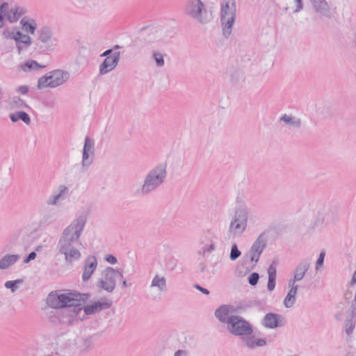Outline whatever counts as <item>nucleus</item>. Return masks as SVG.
I'll list each match as a JSON object with an SVG mask.
<instances>
[{
  "label": "nucleus",
  "mask_w": 356,
  "mask_h": 356,
  "mask_svg": "<svg viewBox=\"0 0 356 356\" xmlns=\"http://www.w3.org/2000/svg\"><path fill=\"white\" fill-rule=\"evenodd\" d=\"M166 163H159L149 170L144 177L143 184L134 192L136 195L146 196L156 191L165 181Z\"/></svg>",
  "instance_id": "f03ea898"
},
{
  "label": "nucleus",
  "mask_w": 356,
  "mask_h": 356,
  "mask_svg": "<svg viewBox=\"0 0 356 356\" xmlns=\"http://www.w3.org/2000/svg\"><path fill=\"white\" fill-rule=\"evenodd\" d=\"M355 318L347 316V317L345 320V323H344L345 332L348 336H350L353 334V330L355 327L356 321H355Z\"/></svg>",
  "instance_id": "72a5a7b5"
},
{
  "label": "nucleus",
  "mask_w": 356,
  "mask_h": 356,
  "mask_svg": "<svg viewBox=\"0 0 356 356\" xmlns=\"http://www.w3.org/2000/svg\"><path fill=\"white\" fill-rule=\"evenodd\" d=\"M82 302H76L75 304H69L63 309V314L72 317V321H83L85 318L83 316V307L81 306Z\"/></svg>",
  "instance_id": "2eb2a0df"
},
{
  "label": "nucleus",
  "mask_w": 356,
  "mask_h": 356,
  "mask_svg": "<svg viewBox=\"0 0 356 356\" xmlns=\"http://www.w3.org/2000/svg\"><path fill=\"white\" fill-rule=\"evenodd\" d=\"M8 3L3 2L0 5V29L4 25V19L6 17V11H8Z\"/></svg>",
  "instance_id": "4c0bfd02"
},
{
  "label": "nucleus",
  "mask_w": 356,
  "mask_h": 356,
  "mask_svg": "<svg viewBox=\"0 0 356 356\" xmlns=\"http://www.w3.org/2000/svg\"><path fill=\"white\" fill-rule=\"evenodd\" d=\"M296 3V8L295 10L296 13L300 12L303 8V4L302 0H295Z\"/></svg>",
  "instance_id": "13d9d810"
},
{
  "label": "nucleus",
  "mask_w": 356,
  "mask_h": 356,
  "mask_svg": "<svg viewBox=\"0 0 356 356\" xmlns=\"http://www.w3.org/2000/svg\"><path fill=\"white\" fill-rule=\"evenodd\" d=\"M58 191L54 192L47 200L48 205H56L58 202L63 200L68 191V188L65 185H60L58 188Z\"/></svg>",
  "instance_id": "4be33fe9"
},
{
  "label": "nucleus",
  "mask_w": 356,
  "mask_h": 356,
  "mask_svg": "<svg viewBox=\"0 0 356 356\" xmlns=\"http://www.w3.org/2000/svg\"><path fill=\"white\" fill-rule=\"evenodd\" d=\"M229 79L233 84H236L242 79V73L239 70H234L230 74Z\"/></svg>",
  "instance_id": "ea45409f"
},
{
  "label": "nucleus",
  "mask_w": 356,
  "mask_h": 356,
  "mask_svg": "<svg viewBox=\"0 0 356 356\" xmlns=\"http://www.w3.org/2000/svg\"><path fill=\"white\" fill-rule=\"evenodd\" d=\"M236 18L235 0H222L220 5V22L223 35L227 38L232 33Z\"/></svg>",
  "instance_id": "20e7f679"
},
{
  "label": "nucleus",
  "mask_w": 356,
  "mask_h": 356,
  "mask_svg": "<svg viewBox=\"0 0 356 356\" xmlns=\"http://www.w3.org/2000/svg\"><path fill=\"white\" fill-rule=\"evenodd\" d=\"M276 284V278L268 277L267 288L269 291H272L275 289Z\"/></svg>",
  "instance_id": "3c124183"
},
{
  "label": "nucleus",
  "mask_w": 356,
  "mask_h": 356,
  "mask_svg": "<svg viewBox=\"0 0 356 356\" xmlns=\"http://www.w3.org/2000/svg\"><path fill=\"white\" fill-rule=\"evenodd\" d=\"M113 50V49H107L106 51H105L104 52H103V53L100 55V56H101V57H106V58H107V56H111V55L113 54H112Z\"/></svg>",
  "instance_id": "052dcab7"
},
{
  "label": "nucleus",
  "mask_w": 356,
  "mask_h": 356,
  "mask_svg": "<svg viewBox=\"0 0 356 356\" xmlns=\"http://www.w3.org/2000/svg\"><path fill=\"white\" fill-rule=\"evenodd\" d=\"M59 321L60 323L70 325L74 323L72 317H70L68 315L63 314V311L61 312V315L59 318Z\"/></svg>",
  "instance_id": "c03bdc74"
},
{
  "label": "nucleus",
  "mask_w": 356,
  "mask_h": 356,
  "mask_svg": "<svg viewBox=\"0 0 356 356\" xmlns=\"http://www.w3.org/2000/svg\"><path fill=\"white\" fill-rule=\"evenodd\" d=\"M311 261L309 259H304L301 260L296 266L294 270L293 278L291 279L289 284H295L297 282L302 280L308 270L310 268Z\"/></svg>",
  "instance_id": "4468645a"
},
{
  "label": "nucleus",
  "mask_w": 356,
  "mask_h": 356,
  "mask_svg": "<svg viewBox=\"0 0 356 356\" xmlns=\"http://www.w3.org/2000/svg\"><path fill=\"white\" fill-rule=\"evenodd\" d=\"M23 282V280L21 279L15 280H9L6 282L4 286L6 289H10L12 292H15L19 287V285L22 284Z\"/></svg>",
  "instance_id": "e433bc0d"
},
{
  "label": "nucleus",
  "mask_w": 356,
  "mask_h": 356,
  "mask_svg": "<svg viewBox=\"0 0 356 356\" xmlns=\"http://www.w3.org/2000/svg\"><path fill=\"white\" fill-rule=\"evenodd\" d=\"M249 213V209L246 207L236 209L234 216L229 226V233L233 237L240 236L245 231Z\"/></svg>",
  "instance_id": "39448f33"
},
{
  "label": "nucleus",
  "mask_w": 356,
  "mask_h": 356,
  "mask_svg": "<svg viewBox=\"0 0 356 356\" xmlns=\"http://www.w3.org/2000/svg\"><path fill=\"white\" fill-rule=\"evenodd\" d=\"M241 252L238 250L237 245L236 243L232 244L229 254V259L232 261H235L241 256Z\"/></svg>",
  "instance_id": "58836bf2"
},
{
  "label": "nucleus",
  "mask_w": 356,
  "mask_h": 356,
  "mask_svg": "<svg viewBox=\"0 0 356 356\" xmlns=\"http://www.w3.org/2000/svg\"><path fill=\"white\" fill-rule=\"evenodd\" d=\"M259 279V273L254 272L249 275L248 283L251 286H255L258 283Z\"/></svg>",
  "instance_id": "de8ad7c7"
},
{
  "label": "nucleus",
  "mask_w": 356,
  "mask_h": 356,
  "mask_svg": "<svg viewBox=\"0 0 356 356\" xmlns=\"http://www.w3.org/2000/svg\"><path fill=\"white\" fill-rule=\"evenodd\" d=\"M227 329L232 335L240 337L254 332L253 327L250 323L238 315L229 320Z\"/></svg>",
  "instance_id": "6e6552de"
},
{
  "label": "nucleus",
  "mask_w": 356,
  "mask_h": 356,
  "mask_svg": "<svg viewBox=\"0 0 356 356\" xmlns=\"http://www.w3.org/2000/svg\"><path fill=\"white\" fill-rule=\"evenodd\" d=\"M325 257V252L324 251L321 252L316 262V270H320L321 268L323 267Z\"/></svg>",
  "instance_id": "49530a36"
},
{
  "label": "nucleus",
  "mask_w": 356,
  "mask_h": 356,
  "mask_svg": "<svg viewBox=\"0 0 356 356\" xmlns=\"http://www.w3.org/2000/svg\"><path fill=\"white\" fill-rule=\"evenodd\" d=\"M352 296V293L351 292H348L347 291L345 294H344V297L346 299H350Z\"/></svg>",
  "instance_id": "774afa93"
},
{
  "label": "nucleus",
  "mask_w": 356,
  "mask_h": 356,
  "mask_svg": "<svg viewBox=\"0 0 356 356\" xmlns=\"http://www.w3.org/2000/svg\"><path fill=\"white\" fill-rule=\"evenodd\" d=\"M280 121H283L286 124L290 125L294 128H299L301 126V120L292 115L284 114L280 118Z\"/></svg>",
  "instance_id": "7c9ffc66"
},
{
  "label": "nucleus",
  "mask_w": 356,
  "mask_h": 356,
  "mask_svg": "<svg viewBox=\"0 0 356 356\" xmlns=\"http://www.w3.org/2000/svg\"><path fill=\"white\" fill-rule=\"evenodd\" d=\"M76 353L79 354H86L93 348L92 337H76Z\"/></svg>",
  "instance_id": "6ab92c4d"
},
{
  "label": "nucleus",
  "mask_w": 356,
  "mask_h": 356,
  "mask_svg": "<svg viewBox=\"0 0 356 356\" xmlns=\"http://www.w3.org/2000/svg\"><path fill=\"white\" fill-rule=\"evenodd\" d=\"M242 345L250 349H254L257 347H261L266 345V340L265 339L257 338L253 334L244 335L241 337Z\"/></svg>",
  "instance_id": "a211bd4d"
},
{
  "label": "nucleus",
  "mask_w": 356,
  "mask_h": 356,
  "mask_svg": "<svg viewBox=\"0 0 356 356\" xmlns=\"http://www.w3.org/2000/svg\"><path fill=\"white\" fill-rule=\"evenodd\" d=\"M17 90L18 92L25 95L29 92V87L25 85L20 86L17 88Z\"/></svg>",
  "instance_id": "4d7b16f0"
},
{
  "label": "nucleus",
  "mask_w": 356,
  "mask_h": 356,
  "mask_svg": "<svg viewBox=\"0 0 356 356\" xmlns=\"http://www.w3.org/2000/svg\"><path fill=\"white\" fill-rule=\"evenodd\" d=\"M24 36H29L28 35L23 34L21 31H15V35L12 36V39H13L16 43L21 42V40H24Z\"/></svg>",
  "instance_id": "8fccbe9b"
},
{
  "label": "nucleus",
  "mask_w": 356,
  "mask_h": 356,
  "mask_svg": "<svg viewBox=\"0 0 356 356\" xmlns=\"http://www.w3.org/2000/svg\"><path fill=\"white\" fill-rule=\"evenodd\" d=\"M290 285L291 286V288L287 294L290 296L296 297L298 292V286L295 284H291Z\"/></svg>",
  "instance_id": "603ef678"
},
{
  "label": "nucleus",
  "mask_w": 356,
  "mask_h": 356,
  "mask_svg": "<svg viewBox=\"0 0 356 356\" xmlns=\"http://www.w3.org/2000/svg\"><path fill=\"white\" fill-rule=\"evenodd\" d=\"M57 217V212L53 209H49L42 213V216L40 220V226H44L50 225L56 221Z\"/></svg>",
  "instance_id": "5701e85b"
},
{
  "label": "nucleus",
  "mask_w": 356,
  "mask_h": 356,
  "mask_svg": "<svg viewBox=\"0 0 356 356\" xmlns=\"http://www.w3.org/2000/svg\"><path fill=\"white\" fill-rule=\"evenodd\" d=\"M266 246L264 234H261L252 245L249 254L251 261L258 262L259 257Z\"/></svg>",
  "instance_id": "ddd939ff"
},
{
  "label": "nucleus",
  "mask_w": 356,
  "mask_h": 356,
  "mask_svg": "<svg viewBox=\"0 0 356 356\" xmlns=\"http://www.w3.org/2000/svg\"><path fill=\"white\" fill-rule=\"evenodd\" d=\"M10 118L12 122H15L19 120H21L26 124L31 122V118L29 115L24 111H18L10 115Z\"/></svg>",
  "instance_id": "2f4dec72"
},
{
  "label": "nucleus",
  "mask_w": 356,
  "mask_h": 356,
  "mask_svg": "<svg viewBox=\"0 0 356 356\" xmlns=\"http://www.w3.org/2000/svg\"><path fill=\"white\" fill-rule=\"evenodd\" d=\"M36 257L35 252L33 251L29 254V255L24 259V264H28L31 261L34 260Z\"/></svg>",
  "instance_id": "864d4df0"
},
{
  "label": "nucleus",
  "mask_w": 356,
  "mask_h": 356,
  "mask_svg": "<svg viewBox=\"0 0 356 356\" xmlns=\"http://www.w3.org/2000/svg\"><path fill=\"white\" fill-rule=\"evenodd\" d=\"M349 316L356 318V300H353L349 309L348 315Z\"/></svg>",
  "instance_id": "09e8293b"
},
{
  "label": "nucleus",
  "mask_w": 356,
  "mask_h": 356,
  "mask_svg": "<svg viewBox=\"0 0 356 356\" xmlns=\"http://www.w3.org/2000/svg\"><path fill=\"white\" fill-rule=\"evenodd\" d=\"M76 337L73 339H68L62 344V348L65 353H76Z\"/></svg>",
  "instance_id": "473e14b6"
},
{
  "label": "nucleus",
  "mask_w": 356,
  "mask_h": 356,
  "mask_svg": "<svg viewBox=\"0 0 356 356\" xmlns=\"http://www.w3.org/2000/svg\"><path fill=\"white\" fill-rule=\"evenodd\" d=\"M27 13V9L23 6L15 5L6 11V17L10 23L16 22L22 15Z\"/></svg>",
  "instance_id": "412c9836"
},
{
  "label": "nucleus",
  "mask_w": 356,
  "mask_h": 356,
  "mask_svg": "<svg viewBox=\"0 0 356 356\" xmlns=\"http://www.w3.org/2000/svg\"><path fill=\"white\" fill-rule=\"evenodd\" d=\"M15 32H14V31L10 32L8 31H4L3 33V35L6 38L12 39V36L15 35Z\"/></svg>",
  "instance_id": "bf43d9fd"
},
{
  "label": "nucleus",
  "mask_w": 356,
  "mask_h": 356,
  "mask_svg": "<svg viewBox=\"0 0 356 356\" xmlns=\"http://www.w3.org/2000/svg\"><path fill=\"white\" fill-rule=\"evenodd\" d=\"M184 13L201 24H205L209 21L207 8L201 0H188Z\"/></svg>",
  "instance_id": "423d86ee"
},
{
  "label": "nucleus",
  "mask_w": 356,
  "mask_h": 356,
  "mask_svg": "<svg viewBox=\"0 0 356 356\" xmlns=\"http://www.w3.org/2000/svg\"><path fill=\"white\" fill-rule=\"evenodd\" d=\"M69 76V72L67 71L53 70L38 79L37 88L40 90L47 87L56 88L63 84Z\"/></svg>",
  "instance_id": "0eeeda50"
},
{
  "label": "nucleus",
  "mask_w": 356,
  "mask_h": 356,
  "mask_svg": "<svg viewBox=\"0 0 356 356\" xmlns=\"http://www.w3.org/2000/svg\"><path fill=\"white\" fill-rule=\"evenodd\" d=\"M20 24H22L23 29L31 34H33L37 28L35 20L27 17H23L20 21Z\"/></svg>",
  "instance_id": "cd10ccee"
},
{
  "label": "nucleus",
  "mask_w": 356,
  "mask_h": 356,
  "mask_svg": "<svg viewBox=\"0 0 356 356\" xmlns=\"http://www.w3.org/2000/svg\"><path fill=\"white\" fill-rule=\"evenodd\" d=\"M325 221L327 222V217L323 214V209H321L317 213L315 225H323Z\"/></svg>",
  "instance_id": "a19ab883"
},
{
  "label": "nucleus",
  "mask_w": 356,
  "mask_h": 356,
  "mask_svg": "<svg viewBox=\"0 0 356 356\" xmlns=\"http://www.w3.org/2000/svg\"><path fill=\"white\" fill-rule=\"evenodd\" d=\"M199 266L200 268L201 272H204L205 270V269H206L207 265H206L205 262H201L199 264Z\"/></svg>",
  "instance_id": "69168bd1"
},
{
  "label": "nucleus",
  "mask_w": 356,
  "mask_h": 356,
  "mask_svg": "<svg viewBox=\"0 0 356 356\" xmlns=\"http://www.w3.org/2000/svg\"><path fill=\"white\" fill-rule=\"evenodd\" d=\"M277 266V261L275 260H273L272 261L271 264L270 265L269 268H268V277L276 278Z\"/></svg>",
  "instance_id": "79ce46f5"
},
{
  "label": "nucleus",
  "mask_w": 356,
  "mask_h": 356,
  "mask_svg": "<svg viewBox=\"0 0 356 356\" xmlns=\"http://www.w3.org/2000/svg\"><path fill=\"white\" fill-rule=\"evenodd\" d=\"M216 249L214 242L211 240L209 243L204 244L198 252V254L205 257L207 254L211 252Z\"/></svg>",
  "instance_id": "c9c22d12"
},
{
  "label": "nucleus",
  "mask_w": 356,
  "mask_h": 356,
  "mask_svg": "<svg viewBox=\"0 0 356 356\" xmlns=\"http://www.w3.org/2000/svg\"><path fill=\"white\" fill-rule=\"evenodd\" d=\"M95 154L94 140L86 136L84 140V145L82 153L81 165L83 168L87 169L92 163Z\"/></svg>",
  "instance_id": "9b49d317"
},
{
  "label": "nucleus",
  "mask_w": 356,
  "mask_h": 356,
  "mask_svg": "<svg viewBox=\"0 0 356 356\" xmlns=\"http://www.w3.org/2000/svg\"><path fill=\"white\" fill-rule=\"evenodd\" d=\"M105 260L111 264H115L117 263V258L112 254L106 255Z\"/></svg>",
  "instance_id": "5fc2aeb1"
},
{
  "label": "nucleus",
  "mask_w": 356,
  "mask_h": 356,
  "mask_svg": "<svg viewBox=\"0 0 356 356\" xmlns=\"http://www.w3.org/2000/svg\"><path fill=\"white\" fill-rule=\"evenodd\" d=\"M90 298L89 293H81L68 290H56L50 292L46 299L48 307L53 309H65L69 304H75L76 302L84 303Z\"/></svg>",
  "instance_id": "7ed1b4c3"
},
{
  "label": "nucleus",
  "mask_w": 356,
  "mask_h": 356,
  "mask_svg": "<svg viewBox=\"0 0 356 356\" xmlns=\"http://www.w3.org/2000/svg\"><path fill=\"white\" fill-rule=\"evenodd\" d=\"M20 257L18 254H6L0 259V270L8 268L10 266L15 264Z\"/></svg>",
  "instance_id": "393cba45"
},
{
  "label": "nucleus",
  "mask_w": 356,
  "mask_h": 356,
  "mask_svg": "<svg viewBox=\"0 0 356 356\" xmlns=\"http://www.w3.org/2000/svg\"><path fill=\"white\" fill-rule=\"evenodd\" d=\"M23 39L24 40H21V42L16 43L19 54H21L22 51L27 49L32 43V39L30 36H24Z\"/></svg>",
  "instance_id": "f704fd0d"
},
{
  "label": "nucleus",
  "mask_w": 356,
  "mask_h": 356,
  "mask_svg": "<svg viewBox=\"0 0 356 356\" xmlns=\"http://www.w3.org/2000/svg\"><path fill=\"white\" fill-rule=\"evenodd\" d=\"M323 214L327 217V222L337 219L338 216V207L336 205L328 204L323 207Z\"/></svg>",
  "instance_id": "bb28decb"
},
{
  "label": "nucleus",
  "mask_w": 356,
  "mask_h": 356,
  "mask_svg": "<svg viewBox=\"0 0 356 356\" xmlns=\"http://www.w3.org/2000/svg\"><path fill=\"white\" fill-rule=\"evenodd\" d=\"M120 58V52L115 51L107 56L99 65V74L104 75L113 70L118 65Z\"/></svg>",
  "instance_id": "f8f14e48"
},
{
  "label": "nucleus",
  "mask_w": 356,
  "mask_h": 356,
  "mask_svg": "<svg viewBox=\"0 0 356 356\" xmlns=\"http://www.w3.org/2000/svg\"><path fill=\"white\" fill-rule=\"evenodd\" d=\"M97 266V260L96 257L92 255L88 256L85 261L84 269L82 275V279L84 282L88 281L91 277V275Z\"/></svg>",
  "instance_id": "aec40b11"
},
{
  "label": "nucleus",
  "mask_w": 356,
  "mask_h": 356,
  "mask_svg": "<svg viewBox=\"0 0 356 356\" xmlns=\"http://www.w3.org/2000/svg\"><path fill=\"white\" fill-rule=\"evenodd\" d=\"M182 355H184V356L186 355V353L185 350H179L177 351H176L174 355V356H182Z\"/></svg>",
  "instance_id": "e2e57ef3"
},
{
  "label": "nucleus",
  "mask_w": 356,
  "mask_h": 356,
  "mask_svg": "<svg viewBox=\"0 0 356 356\" xmlns=\"http://www.w3.org/2000/svg\"><path fill=\"white\" fill-rule=\"evenodd\" d=\"M153 58L155 60L158 67H163L164 65V59L163 55L157 51H153Z\"/></svg>",
  "instance_id": "37998d69"
},
{
  "label": "nucleus",
  "mask_w": 356,
  "mask_h": 356,
  "mask_svg": "<svg viewBox=\"0 0 356 356\" xmlns=\"http://www.w3.org/2000/svg\"><path fill=\"white\" fill-rule=\"evenodd\" d=\"M123 278L122 270L107 267L102 272V278L97 281V286L108 293L113 292L116 286V277Z\"/></svg>",
  "instance_id": "1a4fd4ad"
},
{
  "label": "nucleus",
  "mask_w": 356,
  "mask_h": 356,
  "mask_svg": "<svg viewBox=\"0 0 356 356\" xmlns=\"http://www.w3.org/2000/svg\"><path fill=\"white\" fill-rule=\"evenodd\" d=\"M150 286L157 288L161 292L166 291V279L163 276L156 275L152 280Z\"/></svg>",
  "instance_id": "c85d7f7f"
},
{
  "label": "nucleus",
  "mask_w": 356,
  "mask_h": 356,
  "mask_svg": "<svg viewBox=\"0 0 356 356\" xmlns=\"http://www.w3.org/2000/svg\"><path fill=\"white\" fill-rule=\"evenodd\" d=\"M334 317H335V319H336L337 321H341V320H342L343 314H342V313H341V312H337V313L335 314Z\"/></svg>",
  "instance_id": "0e129e2a"
},
{
  "label": "nucleus",
  "mask_w": 356,
  "mask_h": 356,
  "mask_svg": "<svg viewBox=\"0 0 356 356\" xmlns=\"http://www.w3.org/2000/svg\"><path fill=\"white\" fill-rule=\"evenodd\" d=\"M194 288H195L196 289H197L198 291H200V292H202V293H204L205 295H209L210 293L208 289L201 286L200 284H195L194 285Z\"/></svg>",
  "instance_id": "6e6d98bb"
},
{
  "label": "nucleus",
  "mask_w": 356,
  "mask_h": 356,
  "mask_svg": "<svg viewBox=\"0 0 356 356\" xmlns=\"http://www.w3.org/2000/svg\"><path fill=\"white\" fill-rule=\"evenodd\" d=\"M38 39L44 44H48L51 40L52 32L47 26H44L37 31Z\"/></svg>",
  "instance_id": "b1692460"
},
{
  "label": "nucleus",
  "mask_w": 356,
  "mask_h": 356,
  "mask_svg": "<svg viewBox=\"0 0 356 356\" xmlns=\"http://www.w3.org/2000/svg\"><path fill=\"white\" fill-rule=\"evenodd\" d=\"M262 324L266 327L275 329L284 325V318L278 314L268 313L264 316Z\"/></svg>",
  "instance_id": "dca6fc26"
},
{
  "label": "nucleus",
  "mask_w": 356,
  "mask_h": 356,
  "mask_svg": "<svg viewBox=\"0 0 356 356\" xmlns=\"http://www.w3.org/2000/svg\"><path fill=\"white\" fill-rule=\"evenodd\" d=\"M312 5L316 12L325 17H330V9L325 0L316 1Z\"/></svg>",
  "instance_id": "a878e982"
},
{
  "label": "nucleus",
  "mask_w": 356,
  "mask_h": 356,
  "mask_svg": "<svg viewBox=\"0 0 356 356\" xmlns=\"http://www.w3.org/2000/svg\"><path fill=\"white\" fill-rule=\"evenodd\" d=\"M112 305L111 300L97 301L83 307V316L92 315L110 308Z\"/></svg>",
  "instance_id": "f3484780"
},
{
  "label": "nucleus",
  "mask_w": 356,
  "mask_h": 356,
  "mask_svg": "<svg viewBox=\"0 0 356 356\" xmlns=\"http://www.w3.org/2000/svg\"><path fill=\"white\" fill-rule=\"evenodd\" d=\"M146 35V29H143L140 33V38L143 40H145Z\"/></svg>",
  "instance_id": "338daca9"
},
{
  "label": "nucleus",
  "mask_w": 356,
  "mask_h": 356,
  "mask_svg": "<svg viewBox=\"0 0 356 356\" xmlns=\"http://www.w3.org/2000/svg\"><path fill=\"white\" fill-rule=\"evenodd\" d=\"M237 312L238 309L234 305H222L216 309L214 315L220 323L227 325L229 323V320L236 316Z\"/></svg>",
  "instance_id": "9d476101"
},
{
  "label": "nucleus",
  "mask_w": 356,
  "mask_h": 356,
  "mask_svg": "<svg viewBox=\"0 0 356 356\" xmlns=\"http://www.w3.org/2000/svg\"><path fill=\"white\" fill-rule=\"evenodd\" d=\"M356 284V270L354 272L351 280L349 283V286L353 287Z\"/></svg>",
  "instance_id": "680f3d73"
},
{
  "label": "nucleus",
  "mask_w": 356,
  "mask_h": 356,
  "mask_svg": "<svg viewBox=\"0 0 356 356\" xmlns=\"http://www.w3.org/2000/svg\"><path fill=\"white\" fill-rule=\"evenodd\" d=\"M87 217L82 213L78 216L63 232L57 248L58 252L65 255L66 262L72 264L80 259L81 254L76 248V244L81 245L80 236L83 231Z\"/></svg>",
  "instance_id": "f257e3e1"
},
{
  "label": "nucleus",
  "mask_w": 356,
  "mask_h": 356,
  "mask_svg": "<svg viewBox=\"0 0 356 356\" xmlns=\"http://www.w3.org/2000/svg\"><path fill=\"white\" fill-rule=\"evenodd\" d=\"M19 67L24 72L37 71L44 67L34 60H29L19 65Z\"/></svg>",
  "instance_id": "c756f323"
},
{
  "label": "nucleus",
  "mask_w": 356,
  "mask_h": 356,
  "mask_svg": "<svg viewBox=\"0 0 356 356\" xmlns=\"http://www.w3.org/2000/svg\"><path fill=\"white\" fill-rule=\"evenodd\" d=\"M296 301V297H292L287 294L284 300V305L286 308H291L294 305Z\"/></svg>",
  "instance_id": "a18cd8bd"
}]
</instances>
